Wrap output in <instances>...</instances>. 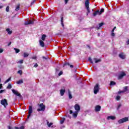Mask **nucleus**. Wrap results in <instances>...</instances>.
Here are the masks:
<instances>
[{
  "instance_id": "40",
  "label": "nucleus",
  "mask_w": 129,
  "mask_h": 129,
  "mask_svg": "<svg viewBox=\"0 0 129 129\" xmlns=\"http://www.w3.org/2000/svg\"><path fill=\"white\" fill-rule=\"evenodd\" d=\"M124 92H125L124 90L120 91L118 92V94H120V93H123Z\"/></svg>"
},
{
  "instance_id": "55",
  "label": "nucleus",
  "mask_w": 129,
  "mask_h": 129,
  "mask_svg": "<svg viewBox=\"0 0 129 129\" xmlns=\"http://www.w3.org/2000/svg\"><path fill=\"white\" fill-rule=\"evenodd\" d=\"M116 29V27H114L112 30H113V31L114 32V30Z\"/></svg>"
},
{
  "instance_id": "25",
  "label": "nucleus",
  "mask_w": 129,
  "mask_h": 129,
  "mask_svg": "<svg viewBox=\"0 0 129 129\" xmlns=\"http://www.w3.org/2000/svg\"><path fill=\"white\" fill-rule=\"evenodd\" d=\"M72 94H71V92H69V98H70V99H72Z\"/></svg>"
},
{
  "instance_id": "36",
  "label": "nucleus",
  "mask_w": 129,
  "mask_h": 129,
  "mask_svg": "<svg viewBox=\"0 0 129 129\" xmlns=\"http://www.w3.org/2000/svg\"><path fill=\"white\" fill-rule=\"evenodd\" d=\"M18 63H19V64H23V63H24V60L21 59L20 60H19Z\"/></svg>"
},
{
  "instance_id": "57",
  "label": "nucleus",
  "mask_w": 129,
  "mask_h": 129,
  "mask_svg": "<svg viewBox=\"0 0 129 129\" xmlns=\"http://www.w3.org/2000/svg\"><path fill=\"white\" fill-rule=\"evenodd\" d=\"M127 14H129V10L127 12Z\"/></svg>"
},
{
  "instance_id": "6",
  "label": "nucleus",
  "mask_w": 129,
  "mask_h": 129,
  "mask_svg": "<svg viewBox=\"0 0 129 129\" xmlns=\"http://www.w3.org/2000/svg\"><path fill=\"white\" fill-rule=\"evenodd\" d=\"M1 103L2 105H3L4 107H7L8 106V100L7 99H4L1 101Z\"/></svg>"
},
{
  "instance_id": "19",
  "label": "nucleus",
  "mask_w": 129,
  "mask_h": 129,
  "mask_svg": "<svg viewBox=\"0 0 129 129\" xmlns=\"http://www.w3.org/2000/svg\"><path fill=\"white\" fill-rule=\"evenodd\" d=\"M6 31L7 32V33L9 35H12V33H13V31H12V30H10L9 28L7 29Z\"/></svg>"
},
{
  "instance_id": "15",
  "label": "nucleus",
  "mask_w": 129,
  "mask_h": 129,
  "mask_svg": "<svg viewBox=\"0 0 129 129\" xmlns=\"http://www.w3.org/2000/svg\"><path fill=\"white\" fill-rule=\"evenodd\" d=\"M33 24H34V21L32 20H29L25 23V25H33Z\"/></svg>"
},
{
  "instance_id": "56",
  "label": "nucleus",
  "mask_w": 129,
  "mask_h": 129,
  "mask_svg": "<svg viewBox=\"0 0 129 129\" xmlns=\"http://www.w3.org/2000/svg\"><path fill=\"white\" fill-rule=\"evenodd\" d=\"M0 9H3V6H0Z\"/></svg>"
},
{
  "instance_id": "10",
  "label": "nucleus",
  "mask_w": 129,
  "mask_h": 129,
  "mask_svg": "<svg viewBox=\"0 0 129 129\" xmlns=\"http://www.w3.org/2000/svg\"><path fill=\"white\" fill-rule=\"evenodd\" d=\"M74 108L77 112H79L80 111V105L78 104H76L74 106Z\"/></svg>"
},
{
  "instance_id": "13",
  "label": "nucleus",
  "mask_w": 129,
  "mask_h": 129,
  "mask_svg": "<svg viewBox=\"0 0 129 129\" xmlns=\"http://www.w3.org/2000/svg\"><path fill=\"white\" fill-rule=\"evenodd\" d=\"M107 120H114L115 119H116V117H115V116H112V115H111V116H108L107 117Z\"/></svg>"
},
{
  "instance_id": "14",
  "label": "nucleus",
  "mask_w": 129,
  "mask_h": 129,
  "mask_svg": "<svg viewBox=\"0 0 129 129\" xmlns=\"http://www.w3.org/2000/svg\"><path fill=\"white\" fill-rule=\"evenodd\" d=\"M101 109V106H100V105H96L95 107V111L96 112H98L99 111H100Z\"/></svg>"
},
{
  "instance_id": "29",
  "label": "nucleus",
  "mask_w": 129,
  "mask_h": 129,
  "mask_svg": "<svg viewBox=\"0 0 129 129\" xmlns=\"http://www.w3.org/2000/svg\"><path fill=\"white\" fill-rule=\"evenodd\" d=\"M103 25V23H100L99 24V27H97V28L98 29V30H99L100 28L101 27H102V26Z\"/></svg>"
},
{
  "instance_id": "33",
  "label": "nucleus",
  "mask_w": 129,
  "mask_h": 129,
  "mask_svg": "<svg viewBox=\"0 0 129 129\" xmlns=\"http://www.w3.org/2000/svg\"><path fill=\"white\" fill-rule=\"evenodd\" d=\"M115 99L117 100V101L119 100L120 99V96L117 95Z\"/></svg>"
},
{
  "instance_id": "24",
  "label": "nucleus",
  "mask_w": 129,
  "mask_h": 129,
  "mask_svg": "<svg viewBox=\"0 0 129 129\" xmlns=\"http://www.w3.org/2000/svg\"><path fill=\"white\" fill-rule=\"evenodd\" d=\"M60 22L61 23V26L64 27V23H63V17H61Z\"/></svg>"
},
{
  "instance_id": "54",
  "label": "nucleus",
  "mask_w": 129,
  "mask_h": 129,
  "mask_svg": "<svg viewBox=\"0 0 129 129\" xmlns=\"http://www.w3.org/2000/svg\"><path fill=\"white\" fill-rule=\"evenodd\" d=\"M70 67L71 68H73V65H70Z\"/></svg>"
},
{
  "instance_id": "37",
  "label": "nucleus",
  "mask_w": 129,
  "mask_h": 129,
  "mask_svg": "<svg viewBox=\"0 0 129 129\" xmlns=\"http://www.w3.org/2000/svg\"><path fill=\"white\" fill-rule=\"evenodd\" d=\"M64 121H65V118H63L62 120H61L60 122L61 124H62V123H64Z\"/></svg>"
},
{
  "instance_id": "32",
  "label": "nucleus",
  "mask_w": 129,
  "mask_h": 129,
  "mask_svg": "<svg viewBox=\"0 0 129 129\" xmlns=\"http://www.w3.org/2000/svg\"><path fill=\"white\" fill-rule=\"evenodd\" d=\"M17 73L20 75H22L23 74V71H22V70H19L17 72Z\"/></svg>"
},
{
  "instance_id": "18",
  "label": "nucleus",
  "mask_w": 129,
  "mask_h": 129,
  "mask_svg": "<svg viewBox=\"0 0 129 129\" xmlns=\"http://www.w3.org/2000/svg\"><path fill=\"white\" fill-rule=\"evenodd\" d=\"M78 112H79L75 111L73 113V117H74V118H76V117H77V115H78Z\"/></svg>"
},
{
  "instance_id": "42",
  "label": "nucleus",
  "mask_w": 129,
  "mask_h": 129,
  "mask_svg": "<svg viewBox=\"0 0 129 129\" xmlns=\"http://www.w3.org/2000/svg\"><path fill=\"white\" fill-rule=\"evenodd\" d=\"M3 92H6V90H1L0 91V94L3 93Z\"/></svg>"
},
{
  "instance_id": "4",
  "label": "nucleus",
  "mask_w": 129,
  "mask_h": 129,
  "mask_svg": "<svg viewBox=\"0 0 129 129\" xmlns=\"http://www.w3.org/2000/svg\"><path fill=\"white\" fill-rule=\"evenodd\" d=\"M104 12V9H102L100 11H97L93 13V16H94V17H95V16H97V15H98L99 16V15H101V14H102V13H103Z\"/></svg>"
},
{
  "instance_id": "5",
  "label": "nucleus",
  "mask_w": 129,
  "mask_h": 129,
  "mask_svg": "<svg viewBox=\"0 0 129 129\" xmlns=\"http://www.w3.org/2000/svg\"><path fill=\"white\" fill-rule=\"evenodd\" d=\"M40 108L37 109V111H44L46 108V107L43 103L39 104Z\"/></svg>"
},
{
  "instance_id": "8",
  "label": "nucleus",
  "mask_w": 129,
  "mask_h": 129,
  "mask_svg": "<svg viewBox=\"0 0 129 129\" xmlns=\"http://www.w3.org/2000/svg\"><path fill=\"white\" fill-rule=\"evenodd\" d=\"M12 91L13 93H14V94H15V95H16L17 96H19V97H22V95L19 93L18 91L15 89H12Z\"/></svg>"
},
{
  "instance_id": "49",
  "label": "nucleus",
  "mask_w": 129,
  "mask_h": 129,
  "mask_svg": "<svg viewBox=\"0 0 129 129\" xmlns=\"http://www.w3.org/2000/svg\"><path fill=\"white\" fill-rule=\"evenodd\" d=\"M2 88H3V84H0V89H1Z\"/></svg>"
},
{
  "instance_id": "43",
  "label": "nucleus",
  "mask_w": 129,
  "mask_h": 129,
  "mask_svg": "<svg viewBox=\"0 0 129 129\" xmlns=\"http://www.w3.org/2000/svg\"><path fill=\"white\" fill-rule=\"evenodd\" d=\"M62 74H63V72H60L58 74V76H61V75H62Z\"/></svg>"
},
{
  "instance_id": "53",
  "label": "nucleus",
  "mask_w": 129,
  "mask_h": 129,
  "mask_svg": "<svg viewBox=\"0 0 129 129\" xmlns=\"http://www.w3.org/2000/svg\"><path fill=\"white\" fill-rule=\"evenodd\" d=\"M8 129H13V128L12 127V126H8Z\"/></svg>"
},
{
  "instance_id": "27",
  "label": "nucleus",
  "mask_w": 129,
  "mask_h": 129,
  "mask_svg": "<svg viewBox=\"0 0 129 129\" xmlns=\"http://www.w3.org/2000/svg\"><path fill=\"white\" fill-rule=\"evenodd\" d=\"M15 129H25V126H21L20 127H15Z\"/></svg>"
},
{
  "instance_id": "11",
  "label": "nucleus",
  "mask_w": 129,
  "mask_h": 129,
  "mask_svg": "<svg viewBox=\"0 0 129 129\" xmlns=\"http://www.w3.org/2000/svg\"><path fill=\"white\" fill-rule=\"evenodd\" d=\"M125 75H126V74H125V73L122 72L118 75V79H122L124 77V76H125Z\"/></svg>"
},
{
  "instance_id": "30",
  "label": "nucleus",
  "mask_w": 129,
  "mask_h": 129,
  "mask_svg": "<svg viewBox=\"0 0 129 129\" xmlns=\"http://www.w3.org/2000/svg\"><path fill=\"white\" fill-rule=\"evenodd\" d=\"M110 85L111 86H113V85H115V82H113V81H111L110 83Z\"/></svg>"
},
{
  "instance_id": "41",
  "label": "nucleus",
  "mask_w": 129,
  "mask_h": 129,
  "mask_svg": "<svg viewBox=\"0 0 129 129\" xmlns=\"http://www.w3.org/2000/svg\"><path fill=\"white\" fill-rule=\"evenodd\" d=\"M6 12H10V7L9 6L6 8Z\"/></svg>"
},
{
  "instance_id": "46",
  "label": "nucleus",
  "mask_w": 129,
  "mask_h": 129,
  "mask_svg": "<svg viewBox=\"0 0 129 129\" xmlns=\"http://www.w3.org/2000/svg\"><path fill=\"white\" fill-rule=\"evenodd\" d=\"M34 67H35V68H37V67H38V64H37V63H35V64L34 65Z\"/></svg>"
},
{
  "instance_id": "35",
  "label": "nucleus",
  "mask_w": 129,
  "mask_h": 129,
  "mask_svg": "<svg viewBox=\"0 0 129 129\" xmlns=\"http://www.w3.org/2000/svg\"><path fill=\"white\" fill-rule=\"evenodd\" d=\"M114 31H113V30H112V31H111V34L112 37H114V36H115V35L114 34Z\"/></svg>"
},
{
  "instance_id": "17",
  "label": "nucleus",
  "mask_w": 129,
  "mask_h": 129,
  "mask_svg": "<svg viewBox=\"0 0 129 129\" xmlns=\"http://www.w3.org/2000/svg\"><path fill=\"white\" fill-rule=\"evenodd\" d=\"M66 91L65 89H61L60 90V94L61 96H63V95H64V93H65Z\"/></svg>"
},
{
  "instance_id": "21",
  "label": "nucleus",
  "mask_w": 129,
  "mask_h": 129,
  "mask_svg": "<svg viewBox=\"0 0 129 129\" xmlns=\"http://www.w3.org/2000/svg\"><path fill=\"white\" fill-rule=\"evenodd\" d=\"M47 124L48 127H51V126H52V125H53V123L49 122V121H47Z\"/></svg>"
},
{
  "instance_id": "50",
  "label": "nucleus",
  "mask_w": 129,
  "mask_h": 129,
  "mask_svg": "<svg viewBox=\"0 0 129 129\" xmlns=\"http://www.w3.org/2000/svg\"><path fill=\"white\" fill-rule=\"evenodd\" d=\"M12 44V42H10L8 44V46H10V45Z\"/></svg>"
},
{
  "instance_id": "2",
  "label": "nucleus",
  "mask_w": 129,
  "mask_h": 129,
  "mask_svg": "<svg viewBox=\"0 0 129 129\" xmlns=\"http://www.w3.org/2000/svg\"><path fill=\"white\" fill-rule=\"evenodd\" d=\"M126 121H128V117H125L124 118L119 119L117 121V122L118 123H119V124H121V123H123L124 122H126Z\"/></svg>"
},
{
  "instance_id": "7",
  "label": "nucleus",
  "mask_w": 129,
  "mask_h": 129,
  "mask_svg": "<svg viewBox=\"0 0 129 129\" xmlns=\"http://www.w3.org/2000/svg\"><path fill=\"white\" fill-rule=\"evenodd\" d=\"M85 6L87 9L88 13H90V11L89 10V2H88V0H87L85 2Z\"/></svg>"
},
{
  "instance_id": "1",
  "label": "nucleus",
  "mask_w": 129,
  "mask_h": 129,
  "mask_svg": "<svg viewBox=\"0 0 129 129\" xmlns=\"http://www.w3.org/2000/svg\"><path fill=\"white\" fill-rule=\"evenodd\" d=\"M46 39V35L43 34L42 36L41 39L39 40V44L41 47H45V43H44V41Z\"/></svg>"
},
{
  "instance_id": "12",
  "label": "nucleus",
  "mask_w": 129,
  "mask_h": 129,
  "mask_svg": "<svg viewBox=\"0 0 129 129\" xmlns=\"http://www.w3.org/2000/svg\"><path fill=\"white\" fill-rule=\"evenodd\" d=\"M119 57L121 59H125V57H126V55L123 52H121L119 54Z\"/></svg>"
},
{
  "instance_id": "51",
  "label": "nucleus",
  "mask_w": 129,
  "mask_h": 129,
  "mask_svg": "<svg viewBox=\"0 0 129 129\" xmlns=\"http://www.w3.org/2000/svg\"><path fill=\"white\" fill-rule=\"evenodd\" d=\"M70 114H72V113H73V111L72 110H70Z\"/></svg>"
},
{
  "instance_id": "34",
  "label": "nucleus",
  "mask_w": 129,
  "mask_h": 129,
  "mask_svg": "<svg viewBox=\"0 0 129 129\" xmlns=\"http://www.w3.org/2000/svg\"><path fill=\"white\" fill-rule=\"evenodd\" d=\"M127 88H128V87H127V86L124 87L123 91H124L125 92H126V91H127Z\"/></svg>"
},
{
  "instance_id": "28",
  "label": "nucleus",
  "mask_w": 129,
  "mask_h": 129,
  "mask_svg": "<svg viewBox=\"0 0 129 129\" xmlns=\"http://www.w3.org/2000/svg\"><path fill=\"white\" fill-rule=\"evenodd\" d=\"M19 10H20V5H18L16 6L15 11H18Z\"/></svg>"
},
{
  "instance_id": "48",
  "label": "nucleus",
  "mask_w": 129,
  "mask_h": 129,
  "mask_svg": "<svg viewBox=\"0 0 129 129\" xmlns=\"http://www.w3.org/2000/svg\"><path fill=\"white\" fill-rule=\"evenodd\" d=\"M126 45H129V39H128L126 42Z\"/></svg>"
},
{
  "instance_id": "20",
  "label": "nucleus",
  "mask_w": 129,
  "mask_h": 129,
  "mask_svg": "<svg viewBox=\"0 0 129 129\" xmlns=\"http://www.w3.org/2000/svg\"><path fill=\"white\" fill-rule=\"evenodd\" d=\"M17 84H23L24 83V81L23 80H20L16 82Z\"/></svg>"
},
{
  "instance_id": "26",
  "label": "nucleus",
  "mask_w": 129,
  "mask_h": 129,
  "mask_svg": "<svg viewBox=\"0 0 129 129\" xmlns=\"http://www.w3.org/2000/svg\"><path fill=\"white\" fill-rule=\"evenodd\" d=\"M11 79H12V78L10 77V78H9L8 80H7L5 82V84H6V83H8V82H9V81H11Z\"/></svg>"
},
{
  "instance_id": "47",
  "label": "nucleus",
  "mask_w": 129,
  "mask_h": 129,
  "mask_svg": "<svg viewBox=\"0 0 129 129\" xmlns=\"http://www.w3.org/2000/svg\"><path fill=\"white\" fill-rule=\"evenodd\" d=\"M32 59H37V56H33V57H32Z\"/></svg>"
},
{
  "instance_id": "38",
  "label": "nucleus",
  "mask_w": 129,
  "mask_h": 129,
  "mask_svg": "<svg viewBox=\"0 0 129 129\" xmlns=\"http://www.w3.org/2000/svg\"><path fill=\"white\" fill-rule=\"evenodd\" d=\"M88 60H89V61H90V62H91V63H93V60H92L91 58V57H89Z\"/></svg>"
},
{
  "instance_id": "9",
  "label": "nucleus",
  "mask_w": 129,
  "mask_h": 129,
  "mask_svg": "<svg viewBox=\"0 0 129 129\" xmlns=\"http://www.w3.org/2000/svg\"><path fill=\"white\" fill-rule=\"evenodd\" d=\"M32 113H33V107L32 106H30L29 109L28 118H30V116H31Z\"/></svg>"
},
{
  "instance_id": "23",
  "label": "nucleus",
  "mask_w": 129,
  "mask_h": 129,
  "mask_svg": "<svg viewBox=\"0 0 129 129\" xmlns=\"http://www.w3.org/2000/svg\"><path fill=\"white\" fill-rule=\"evenodd\" d=\"M14 50L15 51V53H20V49L18 48H14Z\"/></svg>"
},
{
  "instance_id": "58",
  "label": "nucleus",
  "mask_w": 129,
  "mask_h": 129,
  "mask_svg": "<svg viewBox=\"0 0 129 129\" xmlns=\"http://www.w3.org/2000/svg\"><path fill=\"white\" fill-rule=\"evenodd\" d=\"M1 81H2V79L0 78V83Z\"/></svg>"
},
{
  "instance_id": "45",
  "label": "nucleus",
  "mask_w": 129,
  "mask_h": 129,
  "mask_svg": "<svg viewBox=\"0 0 129 129\" xmlns=\"http://www.w3.org/2000/svg\"><path fill=\"white\" fill-rule=\"evenodd\" d=\"M3 52H4V49H3V48H0V53H3Z\"/></svg>"
},
{
  "instance_id": "16",
  "label": "nucleus",
  "mask_w": 129,
  "mask_h": 129,
  "mask_svg": "<svg viewBox=\"0 0 129 129\" xmlns=\"http://www.w3.org/2000/svg\"><path fill=\"white\" fill-rule=\"evenodd\" d=\"M93 63H99V62H101V59L100 58H94L93 59Z\"/></svg>"
},
{
  "instance_id": "44",
  "label": "nucleus",
  "mask_w": 129,
  "mask_h": 129,
  "mask_svg": "<svg viewBox=\"0 0 129 129\" xmlns=\"http://www.w3.org/2000/svg\"><path fill=\"white\" fill-rule=\"evenodd\" d=\"M120 106H121V104H119L117 106V109H119V108H120Z\"/></svg>"
},
{
  "instance_id": "3",
  "label": "nucleus",
  "mask_w": 129,
  "mask_h": 129,
  "mask_svg": "<svg viewBox=\"0 0 129 129\" xmlns=\"http://www.w3.org/2000/svg\"><path fill=\"white\" fill-rule=\"evenodd\" d=\"M99 92V85L98 84H96L94 88V94H97Z\"/></svg>"
},
{
  "instance_id": "39",
  "label": "nucleus",
  "mask_w": 129,
  "mask_h": 129,
  "mask_svg": "<svg viewBox=\"0 0 129 129\" xmlns=\"http://www.w3.org/2000/svg\"><path fill=\"white\" fill-rule=\"evenodd\" d=\"M69 66V65H70V64H69V63L68 62H66L64 64H63V67H65V66Z\"/></svg>"
},
{
  "instance_id": "22",
  "label": "nucleus",
  "mask_w": 129,
  "mask_h": 129,
  "mask_svg": "<svg viewBox=\"0 0 129 129\" xmlns=\"http://www.w3.org/2000/svg\"><path fill=\"white\" fill-rule=\"evenodd\" d=\"M23 55L24 58H27V57H28L29 56V53L28 52H24Z\"/></svg>"
},
{
  "instance_id": "52",
  "label": "nucleus",
  "mask_w": 129,
  "mask_h": 129,
  "mask_svg": "<svg viewBox=\"0 0 129 129\" xmlns=\"http://www.w3.org/2000/svg\"><path fill=\"white\" fill-rule=\"evenodd\" d=\"M68 1L69 0H64V3L66 4H67V3H68Z\"/></svg>"
},
{
  "instance_id": "31",
  "label": "nucleus",
  "mask_w": 129,
  "mask_h": 129,
  "mask_svg": "<svg viewBox=\"0 0 129 129\" xmlns=\"http://www.w3.org/2000/svg\"><path fill=\"white\" fill-rule=\"evenodd\" d=\"M7 88L8 89H11L12 88V84H9L8 86H7Z\"/></svg>"
}]
</instances>
